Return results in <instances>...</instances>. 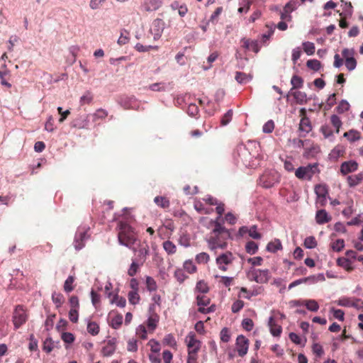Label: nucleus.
<instances>
[{"mask_svg": "<svg viewBox=\"0 0 363 363\" xmlns=\"http://www.w3.org/2000/svg\"><path fill=\"white\" fill-rule=\"evenodd\" d=\"M89 230V227L86 225L78 227L73 242L76 250L79 251L85 246V242L89 238V235H87Z\"/></svg>", "mask_w": 363, "mask_h": 363, "instance_id": "3", "label": "nucleus"}, {"mask_svg": "<svg viewBox=\"0 0 363 363\" xmlns=\"http://www.w3.org/2000/svg\"><path fill=\"white\" fill-rule=\"evenodd\" d=\"M320 132L322 133L325 138L328 139L330 141L334 140V134L329 125H323L320 127Z\"/></svg>", "mask_w": 363, "mask_h": 363, "instance_id": "27", "label": "nucleus"}, {"mask_svg": "<svg viewBox=\"0 0 363 363\" xmlns=\"http://www.w3.org/2000/svg\"><path fill=\"white\" fill-rule=\"evenodd\" d=\"M268 326L270 330L271 334L274 337L279 336L282 332V328L281 325H279L276 323L274 320L273 316H270L268 320Z\"/></svg>", "mask_w": 363, "mask_h": 363, "instance_id": "20", "label": "nucleus"}, {"mask_svg": "<svg viewBox=\"0 0 363 363\" xmlns=\"http://www.w3.org/2000/svg\"><path fill=\"white\" fill-rule=\"evenodd\" d=\"M128 301L130 304L135 305L139 303L140 299V296L138 294V291H130L128 294Z\"/></svg>", "mask_w": 363, "mask_h": 363, "instance_id": "43", "label": "nucleus"}, {"mask_svg": "<svg viewBox=\"0 0 363 363\" xmlns=\"http://www.w3.org/2000/svg\"><path fill=\"white\" fill-rule=\"evenodd\" d=\"M89 117V115L79 116L72 121V126L79 129L86 128Z\"/></svg>", "mask_w": 363, "mask_h": 363, "instance_id": "19", "label": "nucleus"}, {"mask_svg": "<svg viewBox=\"0 0 363 363\" xmlns=\"http://www.w3.org/2000/svg\"><path fill=\"white\" fill-rule=\"evenodd\" d=\"M118 228V240L121 245L130 248L137 240V235L135 229L126 222L120 221Z\"/></svg>", "mask_w": 363, "mask_h": 363, "instance_id": "1", "label": "nucleus"}, {"mask_svg": "<svg viewBox=\"0 0 363 363\" xmlns=\"http://www.w3.org/2000/svg\"><path fill=\"white\" fill-rule=\"evenodd\" d=\"M274 129V123L272 120H269L267 122H266L263 127H262V131L264 133H271Z\"/></svg>", "mask_w": 363, "mask_h": 363, "instance_id": "63", "label": "nucleus"}, {"mask_svg": "<svg viewBox=\"0 0 363 363\" xmlns=\"http://www.w3.org/2000/svg\"><path fill=\"white\" fill-rule=\"evenodd\" d=\"M117 339L112 337L107 340L106 345L102 347L101 353L104 357H110L116 350Z\"/></svg>", "mask_w": 363, "mask_h": 363, "instance_id": "11", "label": "nucleus"}, {"mask_svg": "<svg viewBox=\"0 0 363 363\" xmlns=\"http://www.w3.org/2000/svg\"><path fill=\"white\" fill-rule=\"evenodd\" d=\"M209 260V255L206 252H201L196 256V261L199 264H206Z\"/></svg>", "mask_w": 363, "mask_h": 363, "instance_id": "60", "label": "nucleus"}, {"mask_svg": "<svg viewBox=\"0 0 363 363\" xmlns=\"http://www.w3.org/2000/svg\"><path fill=\"white\" fill-rule=\"evenodd\" d=\"M163 248L168 255H173L176 252V245L170 240H167L163 242Z\"/></svg>", "mask_w": 363, "mask_h": 363, "instance_id": "34", "label": "nucleus"}, {"mask_svg": "<svg viewBox=\"0 0 363 363\" xmlns=\"http://www.w3.org/2000/svg\"><path fill=\"white\" fill-rule=\"evenodd\" d=\"M161 5V0H147L144 3L143 8L147 11H153L158 9Z\"/></svg>", "mask_w": 363, "mask_h": 363, "instance_id": "23", "label": "nucleus"}, {"mask_svg": "<svg viewBox=\"0 0 363 363\" xmlns=\"http://www.w3.org/2000/svg\"><path fill=\"white\" fill-rule=\"evenodd\" d=\"M146 285L149 291H154L157 289V284L151 277L147 276L146 277Z\"/></svg>", "mask_w": 363, "mask_h": 363, "instance_id": "62", "label": "nucleus"}, {"mask_svg": "<svg viewBox=\"0 0 363 363\" xmlns=\"http://www.w3.org/2000/svg\"><path fill=\"white\" fill-rule=\"evenodd\" d=\"M330 121L332 125L336 128V133H339L340 128L342 125V123L339 116L335 114H333L330 117Z\"/></svg>", "mask_w": 363, "mask_h": 363, "instance_id": "45", "label": "nucleus"}, {"mask_svg": "<svg viewBox=\"0 0 363 363\" xmlns=\"http://www.w3.org/2000/svg\"><path fill=\"white\" fill-rule=\"evenodd\" d=\"M11 77L10 71L6 68V65H3L1 69H0V80L1 84L7 88L11 87V84L9 83Z\"/></svg>", "mask_w": 363, "mask_h": 363, "instance_id": "16", "label": "nucleus"}, {"mask_svg": "<svg viewBox=\"0 0 363 363\" xmlns=\"http://www.w3.org/2000/svg\"><path fill=\"white\" fill-rule=\"evenodd\" d=\"M12 319L15 329H18L27 321L28 315L23 306L18 305L15 308Z\"/></svg>", "mask_w": 363, "mask_h": 363, "instance_id": "6", "label": "nucleus"}, {"mask_svg": "<svg viewBox=\"0 0 363 363\" xmlns=\"http://www.w3.org/2000/svg\"><path fill=\"white\" fill-rule=\"evenodd\" d=\"M337 264L348 272H350L353 269L351 261L346 257L337 258Z\"/></svg>", "mask_w": 363, "mask_h": 363, "instance_id": "28", "label": "nucleus"}, {"mask_svg": "<svg viewBox=\"0 0 363 363\" xmlns=\"http://www.w3.org/2000/svg\"><path fill=\"white\" fill-rule=\"evenodd\" d=\"M214 228L211 232L212 235H220L223 240L232 239L231 233L229 230L223 227L219 222L218 220L213 221Z\"/></svg>", "mask_w": 363, "mask_h": 363, "instance_id": "10", "label": "nucleus"}, {"mask_svg": "<svg viewBox=\"0 0 363 363\" xmlns=\"http://www.w3.org/2000/svg\"><path fill=\"white\" fill-rule=\"evenodd\" d=\"M363 180V172L357 174L350 175L347 177V181L350 187H354Z\"/></svg>", "mask_w": 363, "mask_h": 363, "instance_id": "24", "label": "nucleus"}, {"mask_svg": "<svg viewBox=\"0 0 363 363\" xmlns=\"http://www.w3.org/2000/svg\"><path fill=\"white\" fill-rule=\"evenodd\" d=\"M291 84L292 87L290 90L294 91V89H301L303 86V79L302 77L294 74L291 79Z\"/></svg>", "mask_w": 363, "mask_h": 363, "instance_id": "29", "label": "nucleus"}, {"mask_svg": "<svg viewBox=\"0 0 363 363\" xmlns=\"http://www.w3.org/2000/svg\"><path fill=\"white\" fill-rule=\"evenodd\" d=\"M164 344L174 347L177 345V342L172 334L169 333L165 335L163 340Z\"/></svg>", "mask_w": 363, "mask_h": 363, "instance_id": "56", "label": "nucleus"}, {"mask_svg": "<svg viewBox=\"0 0 363 363\" xmlns=\"http://www.w3.org/2000/svg\"><path fill=\"white\" fill-rule=\"evenodd\" d=\"M345 66L349 71L354 70L357 67V61L353 56L347 57L345 60Z\"/></svg>", "mask_w": 363, "mask_h": 363, "instance_id": "50", "label": "nucleus"}, {"mask_svg": "<svg viewBox=\"0 0 363 363\" xmlns=\"http://www.w3.org/2000/svg\"><path fill=\"white\" fill-rule=\"evenodd\" d=\"M111 303H116L118 307L123 308L126 305V299L124 297L119 296L118 294H116L114 295Z\"/></svg>", "mask_w": 363, "mask_h": 363, "instance_id": "49", "label": "nucleus"}, {"mask_svg": "<svg viewBox=\"0 0 363 363\" xmlns=\"http://www.w3.org/2000/svg\"><path fill=\"white\" fill-rule=\"evenodd\" d=\"M233 254L230 252H227L225 253H222L216 259V264L218 265L225 264L228 265L230 264L233 261Z\"/></svg>", "mask_w": 363, "mask_h": 363, "instance_id": "21", "label": "nucleus"}, {"mask_svg": "<svg viewBox=\"0 0 363 363\" xmlns=\"http://www.w3.org/2000/svg\"><path fill=\"white\" fill-rule=\"evenodd\" d=\"M208 247L211 250L214 251L218 248L225 250L227 247V243L225 242H218L216 238H207Z\"/></svg>", "mask_w": 363, "mask_h": 363, "instance_id": "22", "label": "nucleus"}, {"mask_svg": "<svg viewBox=\"0 0 363 363\" xmlns=\"http://www.w3.org/2000/svg\"><path fill=\"white\" fill-rule=\"evenodd\" d=\"M54 348V342L50 337H48L43 342V350L47 353H50Z\"/></svg>", "mask_w": 363, "mask_h": 363, "instance_id": "57", "label": "nucleus"}, {"mask_svg": "<svg viewBox=\"0 0 363 363\" xmlns=\"http://www.w3.org/2000/svg\"><path fill=\"white\" fill-rule=\"evenodd\" d=\"M252 76L241 72H236L235 79L238 83L240 84H245L251 81Z\"/></svg>", "mask_w": 363, "mask_h": 363, "instance_id": "25", "label": "nucleus"}, {"mask_svg": "<svg viewBox=\"0 0 363 363\" xmlns=\"http://www.w3.org/2000/svg\"><path fill=\"white\" fill-rule=\"evenodd\" d=\"M358 169V164L354 160H349L342 163L340 165V172L343 175L354 172Z\"/></svg>", "mask_w": 363, "mask_h": 363, "instance_id": "14", "label": "nucleus"}, {"mask_svg": "<svg viewBox=\"0 0 363 363\" xmlns=\"http://www.w3.org/2000/svg\"><path fill=\"white\" fill-rule=\"evenodd\" d=\"M318 172H319L318 164L313 163L299 167L296 169L295 175L299 179L311 180L313 175Z\"/></svg>", "mask_w": 363, "mask_h": 363, "instance_id": "2", "label": "nucleus"}, {"mask_svg": "<svg viewBox=\"0 0 363 363\" xmlns=\"http://www.w3.org/2000/svg\"><path fill=\"white\" fill-rule=\"evenodd\" d=\"M237 155L244 164L249 162L250 159V153L245 145H240L237 147Z\"/></svg>", "mask_w": 363, "mask_h": 363, "instance_id": "17", "label": "nucleus"}, {"mask_svg": "<svg viewBox=\"0 0 363 363\" xmlns=\"http://www.w3.org/2000/svg\"><path fill=\"white\" fill-rule=\"evenodd\" d=\"M119 104L125 109H135L138 107V103L134 96H122Z\"/></svg>", "mask_w": 363, "mask_h": 363, "instance_id": "12", "label": "nucleus"}, {"mask_svg": "<svg viewBox=\"0 0 363 363\" xmlns=\"http://www.w3.org/2000/svg\"><path fill=\"white\" fill-rule=\"evenodd\" d=\"M196 289L202 294H206L209 291L207 284L203 280H200L197 282Z\"/></svg>", "mask_w": 363, "mask_h": 363, "instance_id": "53", "label": "nucleus"}, {"mask_svg": "<svg viewBox=\"0 0 363 363\" xmlns=\"http://www.w3.org/2000/svg\"><path fill=\"white\" fill-rule=\"evenodd\" d=\"M154 202L158 206L163 208H168L169 206V201L163 196H156L154 199Z\"/></svg>", "mask_w": 363, "mask_h": 363, "instance_id": "41", "label": "nucleus"}, {"mask_svg": "<svg viewBox=\"0 0 363 363\" xmlns=\"http://www.w3.org/2000/svg\"><path fill=\"white\" fill-rule=\"evenodd\" d=\"M87 331L91 335H96L99 333V325L96 322H89L87 324Z\"/></svg>", "mask_w": 363, "mask_h": 363, "instance_id": "42", "label": "nucleus"}, {"mask_svg": "<svg viewBox=\"0 0 363 363\" xmlns=\"http://www.w3.org/2000/svg\"><path fill=\"white\" fill-rule=\"evenodd\" d=\"M331 220V216L325 209L317 211L315 214V221L319 225L325 224Z\"/></svg>", "mask_w": 363, "mask_h": 363, "instance_id": "18", "label": "nucleus"}, {"mask_svg": "<svg viewBox=\"0 0 363 363\" xmlns=\"http://www.w3.org/2000/svg\"><path fill=\"white\" fill-rule=\"evenodd\" d=\"M306 66L315 71V72H317L318 70L320 69L321 67H322V65H321V62L318 60H315V59H313V60H308L306 62Z\"/></svg>", "mask_w": 363, "mask_h": 363, "instance_id": "35", "label": "nucleus"}, {"mask_svg": "<svg viewBox=\"0 0 363 363\" xmlns=\"http://www.w3.org/2000/svg\"><path fill=\"white\" fill-rule=\"evenodd\" d=\"M52 301L56 305V307L59 308L64 303L65 298L62 294L53 292L52 294Z\"/></svg>", "mask_w": 363, "mask_h": 363, "instance_id": "33", "label": "nucleus"}, {"mask_svg": "<svg viewBox=\"0 0 363 363\" xmlns=\"http://www.w3.org/2000/svg\"><path fill=\"white\" fill-rule=\"evenodd\" d=\"M304 305L308 311L316 312L319 309V305L315 300L309 299L305 301Z\"/></svg>", "mask_w": 363, "mask_h": 363, "instance_id": "39", "label": "nucleus"}, {"mask_svg": "<svg viewBox=\"0 0 363 363\" xmlns=\"http://www.w3.org/2000/svg\"><path fill=\"white\" fill-rule=\"evenodd\" d=\"M343 137L347 138L350 142H355L360 139V133L357 130L352 129L348 132H345Z\"/></svg>", "mask_w": 363, "mask_h": 363, "instance_id": "30", "label": "nucleus"}, {"mask_svg": "<svg viewBox=\"0 0 363 363\" xmlns=\"http://www.w3.org/2000/svg\"><path fill=\"white\" fill-rule=\"evenodd\" d=\"M345 247V241L343 239H337L332 243L331 247L335 252H340Z\"/></svg>", "mask_w": 363, "mask_h": 363, "instance_id": "55", "label": "nucleus"}, {"mask_svg": "<svg viewBox=\"0 0 363 363\" xmlns=\"http://www.w3.org/2000/svg\"><path fill=\"white\" fill-rule=\"evenodd\" d=\"M220 340L223 342L230 340V333L228 328H223L220 333Z\"/></svg>", "mask_w": 363, "mask_h": 363, "instance_id": "59", "label": "nucleus"}, {"mask_svg": "<svg viewBox=\"0 0 363 363\" xmlns=\"http://www.w3.org/2000/svg\"><path fill=\"white\" fill-rule=\"evenodd\" d=\"M183 267H184V269L186 272H188L189 274H192V273L195 272L196 270V267L195 266L194 262L190 259L186 260L184 262Z\"/></svg>", "mask_w": 363, "mask_h": 363, "instance_id": "52", "label": "nucleus"}, {"mask_svg": "<svg viewBox=\"0 0 363 363\" xmlns=\"http://www.w3.org/2000/svg\"><path fill=\"white\" fill-rule=\"evenodd\" d=\"M242 328L247 331H251L254 326V323L250 318H244L242 321Z\"/></svg>", "mask_w": 363, "mask_h": 363, "instance_id": "64", "label": "nucleus"}, {"mask_svg": "<svg viewBox=\"0 0 363 363\" xmlns=\"http://www.w3.org/2000/svg\"><path fill=\"white\" fill-rule=\"evenodd\" d=\"M291 95L294 96L296 104L303 105L308 102V96L306 92L301 91H292L290 90L287 94V96Z\"/></svg>", "mask_w": 363, "mask_h": 363, "instance_id": "15", "label": "nucleus"}, {"mask_svg": "<svg viewBox=\"0 0 363 363\" xmlns=\"http://www.w3.org/2000/svg\"><path fill=\"white\" fill-rule=\"evenodd\" d=\"M330 312L333 313V315L334 316L335 318L340 320V321H343L344 320V318H345V313L341 309H336L335 308H330Z\"/></svg>", "mask_w": 363, "mask_h": 363, "instance_id": "58", "label": "nucleus"}, {"mask_svg": "<svg viewBox=\"0 0 363 363\" xmlns=\"http://www.w3.org/2000/svg\"><path fill=\"white\" fill-rule=\"evenodd\" d=\"M280 177L275 171L265 172L259 178L260 184L265 189L272 187L275 184L279 183Z\"/></svg>", "mask_w": 363, "mask_h": 363, "instance_id": "5", "label": "nucleus"}, {"mask_svg": "<svg viewBox=\"0 0 363 363\" xmlns=\"http://www.w3.org/2000/svg\"><path fill=\"white\" fill-rule=\"evenodd\" d=\"M148 345L150 347L152 353H159L161 350L160 342L155 339H151L148 342Z\"/></svg>", "mask_w": 363, "mask_h": 363, "instance_id": "51", "label": "nucleus"}, {"mask_svg": "<svg viewBox=\"0 0 363 363\" xmlns=\"http://www.w3.org/2000/svg\"><path fill=\"white\" fill-rule=\"evenodd\" d=\"M245 250L251 255H255L258 251V245L254 241H248L245 245Z\"/></svg>", "mask_w": 363, "mask_h": 363, "instance_id": "31", "label": "nucleus"}, {"mask_svg": "<svg viewBox=\"0 0 363 363\" xmlns=\"http://www.w3.org/2000/svg\"><path fill=\"white\" fill-rule=\"evenodd\" d=\"M315 193L317 197L327 196L328 194L327 187L321 184H318L315 186Z\"/></svg>", "mask_w": 363, "mask_h": 363, "instance_id": "40", "label": "nucleus"}, {"mask_svg": "<svg viewBox=\"0 0 363 363\" xmlns=\"http://www.w3.org/2000/svg\"><path fill=\"white\" fill-rule=\"evenodd\" d=\"M108 116V111L103 108H99L92 115H89L90 117L92 118L94 121H96L98 119L105 118Z\"/></svg>", "mask_w": 363, "mask_h": 363, "instance_id": "36", "label": "nucleus"}, {"mask_svg": "<svg viewBox=\"0 0 363 363\" xmlns=\"http://www.w3.org/2000/svg\"><path fill=\"white\" fill-rule=\"evenodd\" d=\"M74 281V277L73 276H69L65 280L64 290L66 293H69L74 290V286H72Z\"/></svg>", "mask_w": 363, "mask_h": 363, "instance_id": "46", "label": "nucleus"}, {"mask_svg": "<svg viewBox=\"0 0 363 363\" xmlns=\"http://www.w3.org/2000/svg\"><path fill=\"white\" fill-rule=\"evenodd\" d=\"M257 227L255 225L249 228L248 235L253 239L259 240L262 238V235L257 232Z\"/></svg>", "mask_w": 363, "mask_h": 363, "instance_id": "54", "label": "nucleus"}, {"mask_svg": "<svg viewBox=\"0 0 363 363\" xmlns=\"http://www.w3.org/2000/svg\"><path fill=\"white\" fill-rule=\"evenodd\" d=\"M233 117V110L229 109L225 115L222 117L220 123L222 125H228L232 120Z\"/></svg>", "mask_w": 363, "mask_h": 363, "instance_id": "61", "label": "nucleus"}, {"mask_svg": "<svg viewBox=\"0 0 363 363\" xmlns=\"http://www.w3.org/2000/svg\"><path fill=\"white\" fill-rule=\"evenodd\" d=\"M164 27L165 23L162 19L156 18L153 21L150 31L153 35L155 40H158L162 36Z\"/></svg>", "mask_w": 363, "mask_h": 363, "instance_id": "8", "label": "nucleus"}, {"mask_svg": "<svg viewBox=\"0 0 363 363\" xmlns=\"http://www.w3.org/2000/svg\"><path fill=\"white\" fill-rule=\"evenodd\" d=\"M282 249V245L279 239H275L274 241L269 242L266 247L268 252L275 253L278 250Z\"/></svg>", "mask_w": 363, "mask_h": 363, "instance_id": "26", "label": "nucleus"}, {"mask_svg": "<svg viewBox=\"0 0 363 363\" xmlns=\"http://www.w3.org/2000/svg\"><path fill=\"white\" fill-rule=\"evenodd\" d=\"M303 49L308 55H312L314 54L315 47L313 43L306 41L302 43Z\"/></svg>", "mask_w": 363, "mask_h": 363, "instance_id": "32", "label": "nucleus"}, {"mask_svg": "<svg viewBox=\"0 0 363 363\" xmlns=\"http://www.w3.org/2000/svg\"><path fill=\"white\" fill-rule=\"evenodd\" d=\"M312 130L310 119L308 117H302L300 121L298 130L300 132V137L304 138Z\"/></svg>", "mask_w": 363, "mask_h": 363, "instance_id": "13", "label": "nucleus"}, {"mask_svg": "<svg viewBox=\"0 0 363 363\" xmlns=\"http://www.w3.org/2000/svg\"><path fill=\"white\" fill-rule=\"evenodd\" d=\"M236 348L239 356H245L248 351L249 340L244 335H240L236 339Z\"/></svg>", "mask_w": 363, "mask_h": 363, "instance_id": "9", "label": "nucleus"}, {"mask_svg": "<svg viewBox=\"0 0 363 363\" xmlns=\"http://www.w3.org/2000/svg\"><path fill=\"white\" fill-rule=\"evenodd\" d=\"M303 245L307 249H313L317 246V242L313 236H309L305 238Z\"/></svg>", "mask_w": 363, "mask_h": 363, "instance_id": "47", "label": "nucleus"}, {"mask_svg": "<svg viewBox=\"0 0 363 363\" xmlns=\"http://www.w3.org/2000/svg\"><path fill=\"white\" fill-rule=\"evenodd\" d=\"M94 96L91 91H86L84 95L80 97L79 104L81 106L89 104L93 101Z\"/></svg>", "mask_w": 363, "mask_h": 363, "instance_id": "37", "label": "nucleus"}, {"mask_svg": "<svg viewBox=\"0 0 363 363\" xmlns=\"http://www.w3.org/2000/svg\"><path fill=\"white\" fill-rule=\"evenodd\" d=\"M350 105L348 101L345 99H342L337 106L336 107V111L338 113H343L350 109Z\"/></svg>", "mask_w": 363, "mask_h": 363, "instance_id": "38", "label": "nucleus"}, {"mask_svg": "<svg viewBox=\"0 0 363 363\" xmlns=\"http://www.w3.org/2000/svg\"><path fill=\"white\" fill-rule=\"evenodd\" d=\"M123 323V316L120 314L115 315L111 321L110 325L113 329H118Z\"/></svg>", "mask_w": 363, "mask_h": 363, "instance_id": "48", "label": "nucleus"}, {"mask_svg": "<svg viewBox=\"0 0 363 363\" xmlns=\"http://www.w3.org/2000/svg\"><path fill=\"white\" fill-rule=\"evenodd\" d=\"M269 270L259 269L251 267L247 272V277L251 281H255L259 284H264L268 282L270 279Z\"/></svg>", "mask_w": 363, "mask_h": 363, "instance_id": "4", "label": "nucleus"}, {"mask_svg": "<svg viewBox=\"0 0 363 363\" xmlns=\"http://www.w3.org/2000/svg\"><path fill=\"white\" fill-rule=\"evenodd\" d=\"M185 341L188 347V354L198 357L197 353L201 347V342L196 338L194 332H189L186 337Z\"/></svg>", "mask_w": 363, "mask_h": 363, "instance_id": "7", "label": "nucleus"}, {"mask_svg": "<svg viewBox=\"0 0 363 363\" xmlns=\"http://www.w3.org/2000/svg\"><path fill=\"white\" fill-rule=\"evenodd\" d=\"M128 40H129V32L125 29L121 30V35L117 41L118 44L120 45H125L128 42Z\"/></svg>", "mask_w": 363, "mask_h": 363, "instance_id": "44", "label": "nucleus"}]
</instances>
